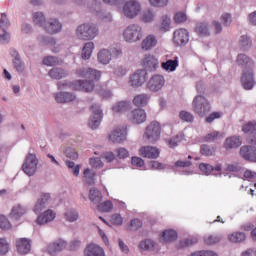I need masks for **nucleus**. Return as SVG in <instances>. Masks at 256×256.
<instances>
[{"label": "nucleus", "mask_w": 256, "mask_h": 256, "mask_svg": "<svg viewBox=\"0 0 256 256\" xmlns=\"http://www.w3.org/2000/svg\"><path fill=\"white\" fill-rule=\"evenodd\" d=\"M123 38L127 43H137L143 39V28L137 24H130L123 32Z\"/></svg>", "instance_id": "20e7f679"}, {"label": "nucleus", "mask_w": 256, "mask_h": 256, "mask_svg": "<svg viewBox=\"0 0 256 256\" xmlns=\"http://www.w3.org/2000/svg\"><path fill=\"white\" fill-rule=\"evenodd\" d=\"M247 239V236L243 232H233L228 235L230 243H243Z\"/></svg>", "instance_id": "473e14b6"}, {"label": "nucleus", "mask_w": 256, "mask_h": 256, "mask_svg": "<svg viewBox=\"0 0 256 256\" xmlns=\"http://www.w3.org/2000/svg\"><path fill=\"white\" fill-rule=\"evenodd\" d=\"M26 213L25 208L21 206L20 204H17L12 208V211L10 213L11 219H14L15 221H19L21 217H23V214Z\"/></svg>", "instance_id": "7c9ffc66"}, {"label": "nucleus", "mask_w": 256, "mask_h": 256, "mask_svg": "<svg viewBox=\"0 0 256 256\" xmlns=\"http://www.w3.org/2000/svg\"><path fill=\"white\" fill-rule=\"evenodd\" d=\"M12 225L11 222H9V219L5 215H0V229H3L4 231H9L11 229Z\"/></svg>", "instance_id": "603ef678"}, {"label": "nucleus", "mask_w": 256, "mask_h": 256, "mask_svg": "<svg viewBox=\"0 0 256 256\" xmlns=\"http://www.w3.org/2000/svg\"><path fill=\"white\" fill-rule=\"evenodd\" d=\"M129 109H131V103L122 101L115 104L112 111H114V113H125V111H129Z\"/></svg>", "instance_id": "c9c22d12"}, {"label": "nucleus", "mask_w": 256, "mask_h": 256, "mask_svg": "<svg viewBox=\"0 0 256 256\" xmlns=\"http://www.w3.org/2000/svg\"><path fill=\"white\" fill-rule=\"evenodd\" d=\"M49 203H51V194L42 193L40 195V199L37 200L34 206V213H36V215H39L41 211L47 209V207L49 206Z\"/></svg>", "instance_id": "f8f14e48"}, {"label": "nucleus", "mask_w": 256, "mask_h": 256, "mask_svg": "<svg viewBox=\"0 0 256 256\" xmlns=\"http://www.w3.org/2000/svg\"><path fill=\"white\" fill-rule=\"evenodd\" d=\"M123 14L128 19H135L141 13V3L137 0L127 1L123 6Z\"/></svg>", "instance_id": "423d86ee"}, {"label": "nucleus", "mask_w": 256, "mask_h": 256, "mask_svg": "<svg viewBox=\"0 0 256 256\" xmlns=\"http://www.w3.org/2000/svg\"><path fill=\"white\" fill-rule=\"evenodd\" d=\"M244 133H255L256 132V122H248L242 127Z\"/></svg>", "instance_id": "13d9d810"}, {"label": "nucleus", "mask_w": 256, "mask_h": 256, "mask_svg": "<svg viewBox=\"0 0 256 256\" xmlns=\"http://www.w3.org/2000/svg\"><path fill=\"white\" fill-rule=\"evenodd\" d=\"M16 247L20 255H27L31 251V242L27 238H20L16 241Z\"/></svg>", "instance_id": "5701e85b"}, {"label": "nucleus", "mask_w": 256, "mask_h": 256, "mask_svg": "<svg viewBox=\"0 0 256 256\" xmlns=\"http://www.w3.org/2000/svg\"><path fill=\"white\" fill-rule=\"evenodd\" d=\"M237 64L242 67L241 83L244 89H253L255 85V79L253 78V67L255 63L245 54H240L237 57Z\"/></svg>", "instance_id": "f03ea898"}, {"label": "nucleus", "mask_w": 256, "mask_h": 256, "mask_svg": "<svg viewBox=\"0 0 256 256\" xmlns=\"http://www.w3.org/2000/svg\"><path fill=\"white\" fill-rule=\"evenodd\" d=\"M173 41L176 45H185L189 43V32L186 29H178L174 32Z\"/></svg>", "instance_id": "f3484780"}, {"label": "nucleus", "mask_w": 256, "mask_h": 256, "mask_svg": "<svg viewBox=\"0 0 256 256\" xmlns=\"http://www.w3.org/2000/svg\"><path fill=\"white\" fill-rule=\"evenodd\" d=\"M90 111L92 112V116L90 117V120L88 123L89 128L97 129V127L101 125V121L103 119V111L97 104L92 105L90 108Z\"/></svg>", "instance_id": "1a4fd4ad"}, {"label": "nucleus", "mask_w": 256, "mask_h": 256, "mask_svg": "<svg viewBox=\"0 0 256 256\" xmlns=\"http://www.w3.org/2000/svg\"><path fill=\"white\" fill-rule=\"evenodd\" d=\"M161 67L164 71L168 73H173V71H177L179 67V57L175 56L174 59H168L165 62L161 63Z\"/></svg>", "instance_id": "b1692460"}, {"label": "nucleus", "mask_w": 256, "mask_h": 256, "mask_svg": "<svg viewBox=\"0 0 256 256\" xmlns=\"http://www.w3.org/2000/svg\"><path fill=\"white\" fill-rule=\"evenodd\" d=\"M33 21L36 25H40V27H43L47 23V21H45V16L41 12L33 14Z\"/></svg>", "instance_id": "8fccbe9b"}, {"label": "nucleus", "mask_w": 256, "mask_h": 256, "mask_svg": "<svg viewBox=\"0 0 256 256\" xmlns=\"http://www.w3.org/2000/svg\"><path fill=\"white\" fill-rule=\"evenodd\" d=\"M83 181L86 185H94L95 177H97V173L89 168H86L83 172Z\"/></svg>", "instance_id": "c85d7f7f"}, {"label": "nucleus", "mask_w": 256, "mask_h": 256, "mask_svg": "<svg viewBox=\"0 0 256 256\" xmlns=\"http://www.w3.org/2000/svg\"><path fill=\"white\" fill-rule=\"evenodd\" d=\"M44 29L50 35H54V33H59L61 31V23L57 19H51L50 21L44 23Z\"/></svg>", "instance_id": "4be33fe9"}, {"label": "nucleus", "mask_w": 256, "mask_h": 256, "mask_svg": "<svg viewBox=\"0 0 256 256\" xmlns=\"http://www.w3.org/2000/svg\"><path fill=\"white\" fill-rule=\"evenodd\" d=\"M145 137H147L150 143H155V141H159L161 138V124L159 122L154 121L150 125L147 126Z\"/></svg>", "instance_id": "0eeeda50"}, {"label": "nucleus", "mask_w": 256, "mask_h": 256, "mask_svg": "<svg viewBox=\"0 0 256 256\" xmlns=\"http://www.w3.org/2000/svg\"><path fill=\"white\" fill-rule=\"evenodd\" d=\"M182 140H183V136L177 135L168 141V145L171 149H175V147H177V145H179V143H181Z\"/></svg>", "instance_id": "052dcab7"}, {"label": "nucleus", "mask_w": 256, "mask_h": 256, "mask_svg": "<svg viewBox=\"0 0 256 256\" xmlns=\"http://www.w3.org/2000/svg\"><path fill=\"white\" fill-rule=\"evenodd\" d=\"M89 163L94 169L103 168V161H101V158H90Z\"/></svg>", "instance_id": "e2e57ef3"}, {"label": "nucleus", "mask_w": 256, "mask_h": 256, "mask_svg": "<svg viewBox=\"0 0 256 256\" xmlns=\"http://www.w3.org/2000/svg\"><path fill=\"white\" fill-rule=\"evenodd\" d=\"M241 256H256V249L248 248L247 250H245L241 253Z\"/></svg>", "instance_id": "774afa93"}, {"label": "nucleus", "mask_w": 256, "mask_h": 256, "mask_svg": "<svg viewBox=\"0 0 256 256\" xmlns=\"http://www.w3.org/2000/svg\"><path fill=\"white\" fill-rule=\"evenodd\" d=\"M111 52L107 49H103L98 53V61L102 65H109L111 63Z\"/></svg>", "instance_id": "2f4dec72"}, {"label": "nucleus", "mask_w": 256, "mask_h": 256, "mask_svg": "<svg viewBox=\"0 0 256 256\" xmlns=\"http://www.w3.org/2000/svg\"><path fill=\"white\" fill-rule=\"evenodd\" d=\"M83 256H105V249L98 244L90 243L84 248Z\"/></svg>", "instance_id": "4468645a"}, {"label": "nucleus", "mask_w": 256, "mask_h": 256, "mask_svg": "<svg viewBox=\"0 0 256 256\" xmlns=\"http://www.w3.org/2000/svg\"><path fill=\"white\" fill-rule=\"evenodd\" d=\"M199 169L205 175H211V173H213V171H215V168L211 164H207V163H201L199 165Z\"/></svg>", "instance_id": "864d4df0"}, {"label": "nucleus", "mask_w": 256, "mask_h": 256, "mask_svg": "<svg viewBox=\"0 0 256 256\" xmlns=\"http://www.w3.org/2000/svg\"><path fill=\"white\" fill-rule=\"evenodd\" d=\"M65 247H67V242L64 240H57L48 246V253L50 255H55L56 253L63 251Z\"/></svg>", "instance_id": "a878e982"}, {"label": "nucleus", "mask_w": 256, "mask_h": 256, "mask_svg": "<svg viewBox=\"0 0 256 256\" xmlns=\"http://www.w3.org/2000/svg\"><path fill=\"white\" fill-rule=\"evenodd\" d=\"M198 243L197 238H185L179 241L177 247L178 249H185L187 247H191Z\"/></svg>", "instance_id": "58836bf2"}, {"label": "nucleus", "mask_w": 256, "mask_h": 256, "mask_svg": "<svg viewBox=\"0 0 256 256\" xmlns=\"http://www.w3.org/2000/svg\"><path fill=\"white\" fill-rule=\"evenodd\" d=\"M49 75L51 77V79H63L64 77H67V72H65V70L61 69V68H52L49 71Z\"/></svg>", "instance_id": "4c0bfd02"}, {"label": "nucleus", "mask_w": 256, "mask_h": 256, "mask_svg": "<svg viewBox=\"0 0 256 256\" xmlns=\"http://www.w3.org/2000/svg\"><path fill=\"white\" fill-rule=\"evenodd\" d=\"M195 31L200 37L209 36V26L205 22H199L195 27Z\"/></svg>", "instance_id": "72a5a7b5"}, {"label": "nucleus", "mask_w": 256, "mask_h": 256, "mask_svg": "<svg viewBox=\"0 0 256 256\" xmlns=\"http://www.w3.org/2000/svg\"><path fill=\"white\" fill-rule=\"evenodd\" d=\"M190 256H219V255L214 251L201 250V251L193 252Z\"/></svg>", "instance_id": "338daca9"}, {"label": "nucleus", "mask_w": 256, "mask_h": 256, "mask_svg": "<svg viewBox=\"0 0 256 256\" xmlns=\"http://www.w3.org/2000/svg\"><path fill=\"white\" fill-rule=\"evenodd\" d=\"M98 33L99 29H97V26L89 23L78 26L76 30L77 37L83 41H91V39H95Z\"/></svg>", "instance_id": "7ed1b4c3"}, {"label": "nucleus", "mask_w": 256, "mask_h": 256, "mask_svg": "<svg viewBox=\"0 0 256 256\" xmlns=\"http://www.w3.org/2000/svg\"><path fill=\"white\" fill-rule=\"evenodd\" d=\"M127 139V128H116L109 135V141L112 143H123Z\"/></svg>", "instance_id": "ddd939ff"}, {"label": "nucleus", "mask_w": 256, "mask_h": 256, "mask_svg": "<svg viewBox=\"0 0 256 256\" xmlns=\"http://www.w3.org/2000/svg\"><path fill=\"white\" fill-rule=\"evenodd\" d=\"M149 103V95L147 94H140L134 97L133 104L136 107H145Z\"/></svg>", "instance_id": "f704fd0d"}, {"label": "nucleus", "mask_w": 256, "mask_h": 256, "mask_svg": "<svg viewBox=\"0 0 256 256\" xmlns=\"http://www.w3.org/2000/svg\"><path fill=\"white\" fill-rule=\"evenodd\" d=\"M37 163V156H35V154H28L22 165V171H24L28 177H32L37 171Z\"/></svg>", "instance_id": "6e6552de"}, {"label": "nucleus", "mask_w": 256, "mask_h": 256, "mask_svg": "<svg viewBox=\"0 0 256 256\" xmlns=\"http://www.w3.org/2000/svg\"><path fill=\"white\" fill-rule=\"evenodd\" d=\"M239 46L242 51L251 49V39H249L247 36H241L239 40Z\"/></svg>", "instance_id": "a18cd8bd"}, {"label": "nucleus", "mask_w": 256, "mask_h": 256, "mask_svg": "<svg viewBox=\"0 0 256 256\" xmlns=\"http://www.w3.org/2000/svg\"><path fill=\"white\" fill-rule=\"evenodd\" d=\"M147 81V71L138 70L130 76L129 84L131 87H141Z\"/></svg>", "instance_id": "9d476101"}, {"label": "nucleus", "mask_w": 256, "mask_h": 256, "mask_svg": "<svg viewBox=\"0 0 256 256\" xmlns=\"http://www.w3.org/2000/svg\"><path fill=\"white\" fill-rule=\"evenodd\" d=\"M66 165L69 169H73V175H75V177L79 175V171H81V166L79 165L75 166V162H71V161H67Z\"/></svg>", "instance_id": "0e129e2a"}, {"label": "nucleus", "mask_w": 256, "mask_h": 256, "mask_svg": "<svg viewBox=\"0 0 256 256\" xmlns=\"http://www.w3.org/2000/svg\"><path fill=\"white\" fill-rule=\"evenodd\" d=\"M139 247L143 249V251H153L155 249V242L151 239H146L140 242Z\"/></svg>", "instance_id": "c03bdc74"}, {"label": "nucleus", "mask_w": 256, "mask_h": 256, "mask_svg": "<svg viewBox=\"0 0 256 256\" xmlns=\"http://www.w3.org/2000/svg\"><path fill=\"white\" fill-rule=\"evenodd\" d=\"M175 240H177V231L175 230H165L160 236V243H172Z\"/></svg>", "instance_id": "cd10ccee"}, {"label": "nucleus", "mask_w": 256, "mask_h": 256, "mask_svg": "<svg viewBox=\"0 0 256 256\" xmlns=\"http://www.w3.org/2000/svg\"><path fill=\"white\" fill-rule=\"evenodd\" d=\"M240 155L246 161L256 163V147L254 146H242L240 148Z\"/></svg>", "instance_id": "dca6fc26"}, {"label": "nucleus", "mask_w": 256, "mask_h": 256, "mask_svg": "<svg viewBox=\"0 0 256 256\" xmlns=\"http://www.w3.org/2000/svg\"><path fill=\"white\" fill-rule=\"evenodd\" d=\"M9 253V243L7 240L0 238V255H6Z\"/></svg>", "instance_id": "bf43d9fd"}, {"label": "nucleus", "mask_w": 256, "mask_h": 256, "mask_svg": "<svg viewBox=\"0 0 256 256\" xmlns=\"http://www.w3.org/2000/svg\"><path fill=\"white\" fill-rule=\"evenodd\" d=\"M94 48L95 44L93 42H87L82 49V59H91V53H93Z\"/></svg>", "instance_id": "e433bc0d"}, {"label": "nucleus", "mask_w": 256, "mask_h": 256, "mask_svg": "<svg viewBox=\"0 0 256 256\" xmlns=\"http://www.w3.org/2000/svg\"><path fill=\"white\" fill-rule=\"evenodd\" d=\"M221 241V236L219 235H208L204 237V243L206 245H217Z\"/></svg>", "instance_id": "de8ad7c7"}, {"label": "nucleus", "mask_w": 256, "mask_h": 256, "mask_svg": "<svg viewBox=\"0 0 256 256\" xmlns=\"http://www.w3.org/2000/svg\"><path fill=\"white\" fill-rule=\"evenodd\" d=\"M55 217H57V214L55 211L48 209L44 211L42 214H40L37 217V223L38 225H47V223H51V221L55 220Z\"/></svg>", "instance_id": "6ab92c4d"}, {"label": "nucleus", "mask_w": 256, "mask_h": 256, "mask_svg": "<svg viewBox=\"0 0 256 256\" xmlns=\"http://www.w3.org/2000/svg\"><path fill=\"white\" fill-rule=\"evenodd\" d=\"M89 199L94 205H99L103 201V194L96 188H92L89 191Z\"/></svg>", "instance_id": "c756f323"}, {"label": "nucleus", "mask_w": 256, "mask_h": 256, "mask_svg": "<svg viewBox=\"0 0 256 256\" xmlns=\"http://www.w3.org/2000/svg\"><path fill=\"white\" fill-rule=\"evenodd\" d=\"M192 107L200 117H205V115L211 111V104H209V100H207L205 96L201 95L194 98Z\"/></svg>", "instance_id": "39448f33"}, {"label": "nucleus", "mask_w": 256, "mask_h": 256, "mask_svg": "<svg viewBox=\"0 0 256 256\" xmlns=\"http://www.w3.org/2000/svg\"><path fill=\"white\" fill-rule=\"evenodd\" d=\"M157 36L153 34H149L146 36L141 42V49L142 51H151L154 47H157Z\"/></svg>", "instance_id": "aec40b11"}, {"label": "nucleus", "mask_w": 256, "mask_h": 256, "mask_svg": "<svg viewBox=\"0 0 256 256\" xmlns=\"http://www.w3.org/2000/svg\"><path fill=\"white\" fill-rule=\"evenodd\" d=\"M64 217L66 221L73 223V221H77L79 219V213L75 210H68L65 212Z\"/></svg>", "instance_id": "09e8293b"}, {"label": "nucleus", "mask_w": 256, "mask_h": 256, "mask_svg": "<svg viewBox=\"0 0 256 256\" xmlns=\"http://www.w3.org/2000/svg\"><path fill=\"white\" fill-rule=\"evenodd\" d=\"M142 65L147 71H155L159 67V60L154 55L147 54L143 58Z\"/></svg>", "instance_id": "a211bd4d"}, {"label": "nucleus", "mask_w": 256, "mask_h": 256, "mask_svg": "<svg viewBox=\"0 0 256 256\" xmlns=\"http://www.w3.org/2000/svg\"><path fill=\"white\" fill-rule=\"evenodd\" d=\"M198 243L197 238H185L179 241L177 247L178 249H185L187 247H191Z\"/></svg>", "instance_id": "ea45409f"}, {"label": "nucleus", "mask_w": 256, "mask_h": 256, "mask_svg": "<svg viewBox=\"0 0 256 256\" xmlns=\"http://www.w3.org/2000/svg\"><path fill=\"white\" fill-rule=\"evenodd\" d=\"M171 27V19L167 16L162 17V23L160 25V31H169Z\"/></svg>", "instance_id": "5fc2aeb1"}, {"label": "nucleus", "mask_w": 256, "mask_h": 256, "mask_svg": "<svg viewBox=\"0 0 256 256\" xmlns=\"http://www.w3.org/2000/svg\"><path fill=\"white\" fill-rule=\"evenodd\" d=\"M160 153L158 148L153 146H143L139 150V155L145 159H157Z\"/></svg>", "instance_id": "2eb2a0df"}, {"label": "nucleus", "mask_w": 256, "mask_h": 256, "mask_svg": "<svg viewBox=\"0 0 256 256\" xmlns=\"http://www.w3.org/2000/svg\"><path fill=\"white\" fill-rule=\"evenodd\" d=\"M97 209H98V211H101L102 213H109V211H112V209H113V202L105 201L101 204H98Z\"/></svg>", "instance_id": "49530a36"}, {"label": "nucleus", "mask_w": 256, "mask_h": 256, "mask_svg": "<svg viewBox=\"0 0 256 256\" xmlns=\"http://www.w3.org/2000/svg\"><path fill=\"white\" fill-rule=\"evenodd\" d=\"M43 65L48 67H53L54 65H59V59L53 56H48L43 59Z\"/></svg>", "instance_id": "6e6d98bb"}, {"label": "nucleus", "mask_w": 256, "mask_h": 256, "mask_svg": "<svg viewBox=\"0 0 256 256\" xmlns=\"http://www.w3.org/2000/svg\"><path fill=\"white\" fill-rule=\"evenodd\" d=\"M200 153L201 155H204L205 157H213V155H215L216 150L215 147H211L207 144H203L200 147Z\"/></svg>", "instance_id": "79ce46f5"}, {"label": "nucleus", "mask_w": 256, "mask_h": 256, "mask_svg": "<svg viewBox=\"0 0 256 256\" xmlns=\"http://www.w3.org/2000/svg\"><path fill=\"white\" fill-rule=\"evenodd\" d=\"M179 117L182 121H185L186 123H193V114L187 111H181L179 114Z\"/></svg>", "instance_id": "4d7b16f0"}, {"label": "nucleus", "mask_w": 256, "mask_h": 256, "mask_svg": "<svg viewBox=\"0 0 256 256\" xmlns=\"http://www.w3.org/2000/svg\"><path fill=\"white\" fill-rule=\"evenodd\" d=\"M165 85V77L160 74H156L151 77V79L147 83V87L150 91L157 92L163 88Z\"/></svg>", "instance_id": "9b49d317"}, {"label": "nucleus", "mask_w": 256, "mask_h": 256, "mask_svg": "<svg viewBox=\"0 0 256 256\" xmlns=\"http://www.w3.org/2000/svg\"><path fill=\"white\" fill-rule=\"evenodd\" d=\"M152 7H167L169 0H149Z\"/></svg>", "instance_id": "69168bd1"}, {"label": "nucleus", "mask_w": 256, "mask_h": 256, "mask_svg": "<svg viewBox=\"0 0 256 256\" xmlns=\"http://www.w3.org/2000/svg\"><path fill=\"white\" fill-rule=\"evenodd\" d=\"M77 75L86 80H77L72 84V87L75 91H84L85 93H91L95 89V81L101 79V72L91 68L80 69L77 71Z\"/></svg>", "instance_id": "f257e3e1"}, {"label": "nucleus", "mask_w": 256, "mask_h": 256, "mask_svg": "<svg viewBox=\"0 0 256 256\" xmlns=\"http://www.w3.org/2000/svg\"><path fill=\"white\" fill-rule=\"evenodd\" d=\"M147 120V113L143 109H135L130 114V121L135 123L136 125H140V123H145Z\"/></svg>", "instance_id": "412c9836"}, {"label": "nucleus", "mask_w": 256, "mask_h": 256, "mask_svg": "<svg viewBox=\"0 0 256 256\" xmlns=\"http://www.w3.org/2000/svg\"><path fill=\"white\" fill-rule=\"evenodd\" d=\"M223 134H221V132L219 131H213L208 133L205 137H204V141H217V139H222Z\"/></svg>", "instance_id": "3c124183"}, {"label": "nucleus", "mask_w": 256, "mask_h": 256, "mask_svg": "<svg viewBox=\"0 0 256 256\" xmlns=\"http://www.w3.org/2000/svg\"><path fill=\"white\" fill-rule=\"evenodd\" d=\"M155 20V13L151 10H144L141 15V21L143 23H152Z\"/></svg>", "instance_id": "37998d69"}, {"label": "nucleus", "mask_w": 256, "mask_h": 256, "mask_svg": "<svg viewBox=\"0 0 256 256\" xmlns=\"http://www.w3.org/2000/svg\"><path fill=\"white\" fill-rule=\"evenodd\" d=\"M77 97L73 93L69 92H60L55 96V100L57 103H71V101H75Z\"/></svg>", "instance_id": "bb28decb"}, {"label": "nucleus", "mask_w": 256, "mask_h": 256, "mask_svg": "<svg viewBox=\"0 0 256 256\" xmlns=\"http://www.w3.org/2000/svg\"><path fill=\"white\" fill-rule=\"evenodd\" d=\"M11 55L14 57L13 64L17 71H23V63L21 62V58L19 57V53L15 50H11Z\"/></svg>", "instance_id": "a19ab883"}, {"label": "nucleus", "mask_w": 256, "mask_h": 256, "mask_svg": "<svg viewBox=\"0 0 256 256\" xmlns=\"http://www.w3.org/2000/svg\"><path fill=\"white\" fill-rule=\"evenodd\" d=\"M10 23L9 20L7 19V14L2 13L1 18H0V29L2 31H5L9 27Z\"/></svg>", "instance_id": "680f3d73"}, {"label": "nucleus", "mask_w": 256, "mask_h": 256, "mask_svg": "<svg viewBox=\"0 0 256 256\" xmlns=\"http://www.w3.org/2000/svg\"><path fill=\"white\" fill-rule=\"evenodd\" d=\"M242 141L240 137L237 136H231L227 138L224 142V148L226 151H229L231 149H237V147H241Z\"/></svg>", "instance_id": "393cba45"}]
</instances>
